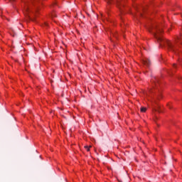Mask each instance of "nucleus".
<instances>
[{
    "label": "nucleus",
    "mask_w": 182,
    "mask_h": 182,
    "mask_svg": "<svg viewBox=\"0 0 182 182\" xmlns=\"http://www.w3.org/2000/svg\"><path fill=\"white\" fill-rule=\"evenodd\" d=\"M152 82H154V86L155 87H157L158 85H159V78L154 77L152 78Z\"/></svg>",
    "instance_id": "f03ea898"
},
{
    "label": "nucleus",
    "mask_w": 182,
    "mask_h": 182,
    "mask_svg": "<svg viewBox=\"0 0 182 182\" xmlns=\"http://www.w3.org/2000/svg\"><path fill=\"white\" fill-rule=\"evenodd\" d=\"M118 181H119V182H123V181H120V180H118Z\"/></svg>",
    "instance_id": "1a4fd4ad"
},
{
    "label": "nucleus",
    "mask_w": 182,
    "mask_h": 182,
    "mask_svg": "<svg viewBox=\"0 0 182 182\" xmlns=\"http://www.w3.org/2000/svg\"><path fill=\"white\" fill-rule=\"evenodd\" d=\"M107 4H108V5H110V4H112V0H105Z\"/></svg>",
    "instance_id": "0eeeda50"
},
{
    "label": "nucleus",
    "mask_w": 182,
    "mask_h": 182,
    "mask_svg": "<svg viewBox=\"0 0 182 182\" xmlns=\"http://www.w3.org/2000/svg\"><path fill=\"white\" fill-rule=\"evenodd\" d=\"M161 32H162V30L161 28L155 27L154 35L156 39L157 40V41L159 43L160 46H165V45H166L169 50H171L172 52H176V46L171 44L170 41L163 38V37H161Z\"/></svg>",
    "instance_id": "f257e3e1"
},
{
    "label": "nucleus",
    "mask_w": 182,
    "mask_h": 182,
    "mask_svg": "<svg viewBox=\"0 0 182 182\" xmlns=\"http://www.w3.org/2000/svg\"><path fill=\"white\" fill-rule=\"evenodd\" d=\"M25 15H27L28 16V14H29V8L26 7L25 9Z\"/></svg>",
    "instance_id": "20e7f679"
},
{
    "label": "nucleus",
    "mask_w": 182,
    "mask_h": 182,
    "mask_svg": "<svg viewBox=\"0 0 182 182\" xmlns=\"http://www.w3.org/2000/svg\"><path fill=\"white\" fill-rule=\"evenodd\" d=\"M143 63L146 66H150V65H151V62L148 58L143 60Z\"/></svg>",
    "instance_id": "7ed1b4c3"
},
{
    "label": "nucleus",
    "mask_w": 182,
    "mask_h": 182,
    "mask_svg": "<svg viewBox=\"0 0 182 182\" xmlns=\"http://www.w3.org/2000/svg\"><path fill=\"white\" fill-rule=\"evenodd\" d=\"M11 1V2H12V1H14V0H10Z\"/></svg>",
    "instance_id": "9d476101"
},
{
    "label": "nucleus",
    "mask_w": 182,
    "mask_h": 182,
    "mask_svg": "<svg viewBox=\"0 0 182 182\" xmlns=\"http://www.w3.org/2000/svg\"><path fill=\"white\" fill-rule=\"evenodd\" d=\"M31 21H34L33 19H31Z\"/></svg>",
    "instance_id": "f8f14e48"
},
{
    "label": "nucleus",
    "mask_w": 182,
    "mask_h": 182,
    "mask_svg": "<svg viewBox=\"0 0 182 182\" xmlns=\"http://www.w3.org/2000/svg\"><path fill=\"white\" fill-rule=\"evenodd\" d=\"M90 147H92V146H85V148L86 149L87 151H90Z\"/></svg>",
    "instance_id": "423d86ee"
},
{
    "label": "nucleus",
    "mask_w": 182,
    "mask_h": 182,
    "mask_svg": "<svg viewBox=\"0 0 182 182\" xmlns=\"http://www.w3.org/2000/svg\"><path fill=\"white\" fill-rule=\"evenodd\" d=\"M173 68H176V64H173Z\"/></svg>",
    "instance_id": "6e6552de"
},
{
    "label": "nucleus",
    "mask_w": 182,
    "mask_h": 182,
    "mask_svg": "<svg viewBox=\"0 0 182 182\" xmlns=\"http://www.w3.org/2000/svg\"><path fill=\"white\" fill-rule=\"evenodd\" d=\"M146 110H147V109L146 107H141V112L142 113H145Z\"/></svg>",
    "instance_id": "39448f33"
},
{
    "label": "nucleus",
    "mask_w": 182,
    "mask_h": 182,
    "mask_svg": "<svg viewBox=\"0 0 182 182\" xmlns=\"http://www.w3.org/2000/svg\"><path fill=\"white\" fill-rule=\"evenodd\" d=\"M53 16H55V15H54V14H53Z\"/></svg>",
    "instance_id": "9b49d317"
}]
</instances>
